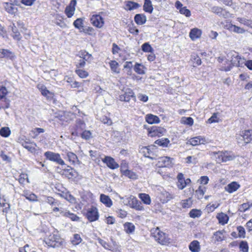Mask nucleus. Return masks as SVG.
<instances>
[{
    "mask_svg": "<svg viewBox=\"0 0 252 252\" xmlns=\"http://www.w3.org/2000/svg\"><path fill=\"white\" fill-rule=\"evenodd\" d=\"M201 215V211L196 209H192L189 212V216L192 218H198Z\"/></svg>",
    "mask_w": 252,
    "mask_h": 252,
    "instance_id": "obj_45",
    "label": "nucleus"
},
{
    "mask_svg": "<svg viewBox=\"0 0 252 252\" xmlns=\"http://www.w3.org/2000/svg\"><path fill=\"white\" fill-rule=\"evenodd\" d=\"M60 237L55 234H50L44 240L45 243L50 247H55L58 246L60 244Z\"/></svg>",
    "mask_w": 252,
    "mask_h": 252,
    "instance_id": "obj_6",
    "label": "nucleus"
},
{
    "mask_svg": "<svg viewBox=\"0 0 252 252\" xmlns=\"http://www.w3.org/2000/svg\"><path fill=\"white\" fill-rule=\"evenodd\" d=\"M22 195L30 201L35 202L38 200L37 196L34 193L28 191H24Z\"/></svg>",
    "mask_w": 252,
    "mask_h": 252,
    "instance_id": "obj_21",
    "label": "nucleus"
},
{
    "mask_svg": "<svg viewBox=\"0 0 252 252\" xmlns=\"http://www.w3.org/2000/svg\"><path fill=\"white\" fill-rule=\"evenodd\" d=\"M241 58L237 55V53L233 54L231 56V60L230 61L225 60V62L228 64V65H222L221 66V70L227 71H229L232 66H240V62Z\"/></svg>",
    "mask_w": 252,
    "mask_h": 252,
    "instance_id": "obj_3",
    "label": "nucleus"
},
{
    "mask_svg": "<svg viewBox=\"0 0 252 252\" xmlns=\"http://www.w3.org/2000/svg\"><path fill=\"white\" fill-rule=\"evenodd\" d=\"M102 160L111 169H116L119 167L118 164L115 162L114 158L110 157H105Z\"/></svg>",
    "mask_w": 252,
    "mask_h": 252,
    "instance_id": "obj_12",
    "label": "nucleus"
},
{
    "mask_svg": "<svg viewBox=\"0 0 252 252\" xmlns=\"http://www.w3.org/2000/svg\"><path fill=\"white\" fill-rule=\"evenodd\" d=\"M224 232V230H219L214 234V237H215V241L217 242H220L223 240V236H222L223 233Z\"/></svg>",
    "mask_w": 252,
    "mask_h": 252,
    "instance_id": "obj_40",
    "label": "nucleus"
},
{
    "mask_svg": "<svg viewBox=\"0 0 252 252\" xmlns=\"http://www.w3.org/2000/svg\"><path fill=\"white\" fill-rule=\"evenodd\" d=\"M189 249L192 252H199L200 250L199 243L197 240L191 242L189 245Z\"/></svg>",
    "mask_w": 252,
    "mask_h": 252,
    "instance_id": "obj_17",
    "label": "nucleus"
},
{
    "mask_svg": "<svg viewBox=\"0 0 252 252\" xmlns=\"http://www.w3.org/2000/svg\"><path fill=\"white\" fill-rule=\"evenodd\" d=\"M160 202L162 203H165L173 198L174 196L173 194L166 191V190L162 189L159 193L158 195Z\"/></svg>",
    "mask_w": 252,
    "mask_h": 252,
    "instance_id": "obj_9",
    "label": "nucleus"
},
{
    "mask_svg": "<svg viewBox=\"0 0 252 252\" xmlns=\"http://www.w3.org/2000/svg\"><path fill=\"white\" fill-rule=\"evenodd\" d=\"M76 5V0H71L69 5H68L65 10V12L68 18L71 17L74 14L75 10V6Z\"/></svg>",
    "mask_w": 252,
    "mask_h": 252,
    "instance_id": "obj_10",
    "label": "nucleus"
},
{
    "mask_svg": "<svg viewBox=\"0 0 252 252\" xmlns=\"http://www.w3.org/2000/svg\"><path fill=\"white\" fill-rule=\"evenodd\" d=\"M192 205V200L190 198H189L188 199L183 200L182 201V207L186 208H189L191 207Z\"/></svg>",
    "mask_w": 252,
    "mask_h": 252,
    "instance_id": "obj_50",
    "label": "nucleus"
},
{
    "mask_svg": "<svg viewBox=\"0 0 252 252\" xmlns=\"http://www.w3.org/2000/svg\"><path fill=\"white\" fill-rule=\"evenodd\" d=\"M206 142V140L204 137L197 136L192 138L188 141V143H189L192 146H197L200 144H204Z\"/></svg>",
    "mask_w": 252,
    "mask_h": 252,
    "instance_id": "obj_13",
    "label": "nucleus"
},
{
    "mask_svg": "<svg viewBox=\"0 0 252 252\" xmlns=\"http://www.w3.org/2000/svg\"><path fill=\"white\" fill-rule=\"evenodd\" d=\"M64 217L69 218L71 220L73 221H78L79 218L76 215L70 213V212L66 211L64 213Z\"/></svg>",
    "mask_w": 252,
    "mask_h": 252,
    "instance_id": "obj_42",
    "label": "nucleus"
},
{
    "mask_svg": "<svg viewBox=\"0 0 252 252\" xmlns=\"http://www.w3.org/2000/svg\"><path fill=\"white\" fill-rule=\"evenodd\" d=\"M240 187V185L235 182H233L229 184L226 187L225 189L229 193L235 191Z\"/></svg>",
    "mask_w": 252,
    "mask_h": 252,
    "instance_id": "obj_19",
    "label": "nucleus"
},
{
    "mask_svg": "<svg viewBox=\"0 0 252 252\" xmlns=\"http://www.w3.org/2000/svg\"><path fill=\"white\" fill-rule=\"evenodd\" d=\"M76 127L77 130L81 133L86 128V124L84 122L81 120H78L76 121Z\"/></svg>",
    "mask_w": 252,
    "mask_h": 252,
    "instance_id": "obj_38",
    "label": "nucleus"
},
{
    "mask_svg": "<svg viewBox=\"0 0 252 252\" xmlns=\"http://www.w3.org/2000/svg\"><path fill=\"white\" fill-rule=\"evenodd\" d=\"M204 192L205 191L204 190V189L202 188L201 186H200L195 191L197 198L201 199L204 194Z\"/></svg>",
    "mask_w": 252,
    "mask_h": 252,
    "instance_id": "obj_59",
    "label": "nucleus"
},
{
    "mask_svg": "<svg viewBox=\"0 0 252 252\" xmlns=\"http://www.w3.org/2000/svg\"><path fill=\"white\" fill-rule=\"evenodd\" d=\"M67 157L69 161L73 164L75 163L78 161L77 156L73 153L68 152L67 153Z\"/></svg>",
    "mask_w": 252,
    "mask_h": 252,
    "instance_id": "obj_37",
    "label": "nucleus"
},
{
    "mask_svg": "<svg viewBox=\"0 0 252 252\" xmlns=\"http://www.w3.org/2000/svg\"><path fill=\"white\" fill-rule=\"evenodd\" d=\"M155 143L160 146L166 147L169 143V140L167 138H162L156 140Z\"/></svg>",
    "mask_w": 252,
    "mask_h": 252,
    "instance_id": "obj_34",
    "label": "nucleus"
},
{
    "mask_svg": "<svg viewBox=\"0 0 252 252\" xmlns=\"http://www.w3.org/2000/svg\"><path fill=\"white\" fill-rule=\"evenodd\" d=\"M239 248L241 251L248 252L249 247L248 243L246 241H242L240 244Z\"/></svg>",
    "mask_w": 252,
    "mask_h": 252,
    "instance_id": "obj_49",
    "label": "nucleus"
},
{
    "mask_svg": "<svg viewBox=\"0 0 252 252\" xmlns=\"http://www.w3.org/2000/svg\"><path fill=\"white\" fill-rule=\"evenodd\" d=\"M100 201L104 204L107 207H110L112 205V201L110 197L103 194H101L100 196Z\"/></svg>",
    "mask_w": 252,
    "mask_h": 252,
    "instance_id": "obj_23",
    "label": "nucleus"
},
{
    "mask_svg": "<svg viewBox=\"0 0 252 252\" xmlns=\"http://www.w3.org/2000/svg\"><path fill=\"white\" fill-rule=\"evenodd\" d=\"M111 69L115 73H119L120 69L118 68L119 64L116 61H112L109 63Z\"/></svg>",
    "mask_w": 252,
    "mask_h": 252,
    "instance_id": "obj_36",
    "label": "nucleus"
},
{
    "mask_svg": "<svg viewBox=\"0 0 252 252\" xmlns=\"http://www.w3.org/2000/svg\"><path fill=\"white\" fill-rule=\"evenodd\" d=\"M74 27L77 29L83 27V20L81 18H78L73 23Z\"/></svg>",
    "mask_w": 252,
    "mask_h": 252,
    "instance_id": "obj_62",
    "label": "nucleus"
},
{
    "mask_svg": "<svg viewBox=\"0 0 252 252\" xmlns=\"http://www.w3.org/2000/svg\"><path fill=\"white\" fill-rule=\"evenodd\" d=\"M13 54L10 50L5 49H0V58H11Z\"/></svg>",
    "mask_w": 252,
    "mask_h": 252,
    "instance_id": "obj_29",
    "label": "nucleus"
},
{
    "mask_svg": "<svg viewBox=\"0 0 252 252\" xmlns=\"http://www.w3.org/2000/svg\"><path fill=\"white\" fill-rule=\"evenodd\" d=\"M139 7V4L136 2L132 1H128L126 2L125 9L128 10H131L136 9Z\"/></svg>",
    "mask_w": 252,
    "mask_h": 252,
    "instance_id": "obj_30",
    "label": "nucleus"
},
{
    "mask_svg": "<svg viewBox=\"0 0 252 252\" xmlns=\"http://www.w3.org/2000/svg\"><path fill=\"white\" fill-rule=\"evenodd\" d=\"M202 31L198 28H193L189 32V37L192 40H195L200 37Z\"/></svg>",
    "mask_w": 252,
    "mask_h": 252,
    "instance_id": "obj_14",
    "label": "nucleus"
},
{
    "mask_svg": "<svg viewBox=\"0 0 252 252\" xmlns=\"http://www.w3.org/2000/svg\"><path fill=\"white\" fill-rule=\"evenodd\" d=\"M165 132V129L164 128L156 126H152L148 129V134L151 137H159L163 135Z\"/></svg>",
    "mask_w": 252,
    "mask_h": 252,
    "instance_id": "obj_8",
    "label": "nucleus"
},
{
    "mask_svg": "<svg viewBox=\"0 0 252 252\" xmlns=\"http://www.w3.org/2000/svg\"><path fill=\"white\" fill-rule=\"evenodd\" d=\"M198 162L197 158L195 156H188L186 158L187 163L196 164Z\"/></svg>",
    "mask_w": 252,
    "mask_h": 252,
    "instance_id": "obj_56",
    "label": "nucleus"
},
{
    "mask_svg": "<svg viewBox=\"0 0 252 252\" xmlns=\"http://www.w3.org/2000/svg\"><path fill=\"white\" fill-rule=\"evenodd\" d=\"M63 197L67 200L68 201L71 203H75L76 202L75 198L70 194L66 193Z\"/></svg>",
    "mask_w": 252,
    "mask_h": 252,
    "instance_id": "obj_60",
    "label": "nucleus"
},
{
    "mask_svg": "<svg viewBox=\"0 0 252 252\" xmlns=\"http://www.w3.org/2000/svg\"><path fill=\"white\" fill-rule=\"evenodd\" d=\"M238 231V236L240 238H244L245 237V230L242 226H239L237 228Z\"/></svg>",
    "mask_w": 252,
    "mask_h": 252,
    "instance_id": "obj_58",
    "label": "nucleus"
},
{
    "mask_svg": "<svg viewBox=\"0 0 252 252\" xmlns=\"http://www.w3.org/2000/svg\"><path fill=\"white\" fill-rule=\"evenodd\" d=\"M22 146L25 149H27L31 153H34L35 151V146H36L34 142L28 143V142L24 141L22 143Z\"/></svg>",
    "mask_w": 252,
    "mask_h": 252,
    "instance_id": "obj_18",
    "label": "nucleus"
},
{
    "mask_svg": "<svg viewBox=\"0 0 252 252\" xmlns=\"http://www.w3.org/2000/svg\"><path fill=\"white\" fill-rule=\"evenodd\" d=\"M18 181L21 184H24L26 181H27L28 183L29 182L28 179V175L26 174H21L18 178Z\"/></svg>",
    "mask_w": 252,
    "mask_h": 252,
    "instance_id": "obj_55",
    "label": "nucleus"
},
{
    "mask_svg": "<svg viewBox=\"0 0 252 252\" xmlns=\"http://www.w3.org/2000/svg\"><path fill=\"white\" fill-rule=\"evenodd\" d=\"M3 6L5 10L10 14H14L17 11V8L11 3L5 2Z\"/></svg>",
    "mask_w": 252,
    "mask_h": 252,
    "instance_id": "obj_24",
    "label": "nucleus"
},
{
    "mask_svg": "<svg viewBox=\"0 0 252 252\" xmlns=\"http://www.w3.org/2000/svg\"><path fill=\"white\" fill-rule=\"evenodd\" d=\"M230 29L231 31L238 33H243L245 32V30L235 25H231Z\"/></svg>",
    "mask_w": 252,
    "mask_h": 252,
    "instance_id": "obj_51",
    "label": "nucleus"
},
{
    "mask_svg": "<svg viewBox=\"0 0 252 252\" xmlns=\"http://www.w3.org/2000/svg\"><path fill=\"white\" fill-rule=\"evenodd\" d=\"M134 21L138 25H143L146 22V17L144 14H137L134 16Z\"/></svg>",
    "mask_w": 252,
    "mask_h": 252,
    "instance_id": "obj_22",
    "label": "nucleus"
},
{
    "mask_svg": "<svg viewBox=\"0 0 252 252\" xmlns=\"http://www.w3.org/2000/svg\"><path fill=\"white\" fill-rule=\"evenodd\" d=\"M9 105L10 100L6 95H0V109L8 108Z\"/></svg>",
    "mask_w": 252,
    "mask_h": 252,
    "instance_id": "obj_15",
    "label": "nucleus"
},
{
    "mask_svg": "<svg viewBox=\"0 0 252 252\" xmlns=\"http://www.w3.org/2000/svg\"><path fill=\"white\" fill-rule=\"evenodd\" d=\"M124 175L130 179H135L137 178V175L135 174V173L129 170H126L124 171Z\"/></svg>",
    "mask_w": 252,
    "mask_h": 252,
    "instance_id": "obj_46",
    "label": "nucleus"
},
{
    "mask_svg": "<svg viewBox=\"0 0 252 252\" xmlns=\"http://www.w3.org/2000/svg\"><path fill=\"white\" fill-rule=\"evenodd\" d=\"M91 23L95 27L97 28H101L104 24L103 19L98 15H93L91 18Z\"/></svg>",
    "mask_w": 252,
    "mask_h": 252,
    "instance_id": "obj_11",
    "label": "nucleus"
},
{
    "mask_svg": "<svg viewBox=\"0 0 252 252\" xmlns=\"http://www.w3.org/2000/svg\"><path fill=\"white\" fill-rule=\"evenodd\" d=\"M80 57L82 58V59L84 60V61H87L89 60L91 58L92 56H91V55L89 54L88 53L84 51V52H82L81 53Z\"/></svg>",
    "mask_w": 252,
    "mask_h": 252,
    "instance_id": "obj_64",
    "label": "nucleus"
},
{
    "mask_svg": "<svg viewBox=\"0 0 252 252\" xmlns=\"http://www.w3.org/2000/svg\"><path fill=\"white\" fill-rule=\"evenodd\" d=\"M139 196L144 203L147 205H149L151 203V198L148 194L140 193Z\"/></svg>",
    "mask_w": 252,
    "mask_h": 252,
    "instance_id": "obj_35",
    "label": "nucleus"
},
{
    "mask_svg": "<svg viewBox=\"0 0 252 252\" xmlns=\"http://www.w3.org/2000/svg\"><path fill=\"white\" fill-rule=\"evenodd\" d=\"M144 69L145 67L144 65L138 63H136L134 67V71L139 74H145Z\"/></svg>",
    "mask_w": 252,
    "mask_h": 252,
    "instance_id": "obj_32",
    "label": "nucleus"
},
{
    "mask_svg": "<svg viewBox=\"0 0 252 252\" xmlns=\"http://www.w3.org/2000/svg\"><path fill=\"white\" fill-rule=\"evenodd\" d=\"M160 160V161L163 163V165H162V166L164 167H170L173 164L172 162L173 159L168 157L162 158Z\"/></svg>",
    "mask_w": 252,
    "mask_h": 252,
    "instance_id": "obj_28",
    "label": "nucleus"
},
{
    "mask_svg": "<svg viewBox=\"0 0 252 252\" xmlns=\"http://www.w3.org/2000/svg\"><path fill=\"white\" fill-rule=\"evenodd\" d=\"M82 239L79 234H75L73 236V238L71 240L72 243L74 245H77L81 243Z\"/></svg>",
    "mask_w": 252,
    "mask_h": 252,
    "instance_id": "obj_52",
    "label": "nucleus"
},
{
    "mask_svg": "<svg viewBox=\"0 0 252 252\" xmlns=\"http://www.w3.org/2000/svg\"><path fill=\"white\" fill-rule=\"evenodd\" d=\"M144 10L149 13H152L153 11V7L150 0H145L144 5Z\"/></svg>",
    "mask_w": 252,
    "mask_h": 252,
    "instance_id": "obj_26",
    "label": "nucleus"
},
{
    "mask_svg": "<svg viewBox=\"0 0 252 252\" xmlns=\"http://www.w3.org/2000/svg\"><path fill=\"white\" fill-rule=\"evenodd\" d=\"M217 218L218 219L219 223L223 225L227 223L229 220L228 216L223 213L218 214Z\"/></svg>",
    "mask_w": 252,
    "mask_h": 252,
    "instance_id": "obj_25",
    "label": "nucleus"
},
{
    "mask_svg": "<svg viewBox=\"0 0 252 252\" xmlns=\"http://www.w3.org/2000/svg\"><path fill=\"white\" fill-rule=\"evenodd\" d=\"M211 11L219 16L224 17L225 16V10L220 7L213 6L211 8Z\"/></svg>",
    "mask_w": 252,
    "mask_h": 252,
    "instance_id": "obj_27",
    "label": "nucleus"
},
{
    "mask_svg": "<svg viewBox=\"0 0 252 252\" xmlns=\"http://www.w3.org/2000/svg\"><path fill=\"white\" fill-rule=\"evenodd\" d=\"M86 216L90 221L97 220L99 218V215L97 208L95 207L92 206L88 209Z\"/></svg>",
    "mask_w": 252,
    "mask_h": 252,
    "instance_id": "obj_7",
    "label": "nucleus"
},
{
    "mask_svg": "<svg viewBox=\"0 0 252 252\" xmlns=\"http://www.w3.org/2000/svg\"><path fill=\"white\" fill-rule=\"evenodd\" d=\"M211 155L214 156L217 162H225L233 160L235 156L231 152L229 151H218L211 152Z\"/></svg>",
    "mask_w": 252,
    "mask_h": 252,
    "instance_id": "obj_1",
    "label": "nucleus"
},
{
    "mask_svg": "<svg viewBox=\"0 0 252 252\" xmlns=\"http://www.w3.org/2000/svg\"><path fill=\"white\" fill-rule=\"evenodd\" d=\"M142 50L144 52L153 53L154 49L151 47L148 42H146L142 45Z\"/></svg>",
    "mask_w": 252,
    "mask_h": 252,
    "instance_id": "obj_41",
    "label": "nucleus"
},
{
    "mask_svg": "<svg viewBox=\"0 0 252 252\" xmlns=\"http://www.w3.org/2000/svg\"><path fill=\"white\" fill-rule=\"evenodd\" d=\"M81 136L82 138L86 140L90 139L92 136V133L90 130H84L82 133L81 132Z\"/></svg>",
    "mask_w": 252,
    "mask_h": 252,
    "instance_id": "obj_53",
    "label": "nucleus"
},
{
    "mask_svg": "<svg viewBox=\"0 0 252 252\" xmlns=\"http://www.w3.org/2000/svg\"><path fill=\"white\" fill-rule=\"evenodd\" d=\"M37 88L40 91L42 94H47L50 93L49 91L47 90L46 87L43 84H38Z\"/></svg>",
    "mask_w": 252,
    "mask_h": 252,
    "instance_id": "obj_61",
    "label": "nucleus"
},
{
    "mask_svg": "<svg viewBox=\"0 0 252 252\" xmlns=\"http://www.w3.org/2000/svg\"><path fill=\"white\" fill-rule=\"evenodd\" d=\"M116 213L118 216L121 218H124L126 217L127 214L126 211L122 209H118L116 211Z\"/></svg>",
    "mask_w": 252,
    "mask_h": 252,
    "instance_id": "obj_63",
    "label": "nucleus"
},
{
    "mask_svg": "<svg viewBox=\"0 0 252 252\" xmlns=\"http://www.w3.org/2000/svg\"><path fill=\"white\" fill-rule=\"evenodd\" d=\"M241 135L245 141V143L246 144L249 143L252 139L251 130H247L242 131Z\"/></svg>",
    "mask_w": 252,
    "mask_h": 252,
    "instance_id": "obj_16",
    "label": "nucleus"
},
{
    "mask_svg": "<svg viewBox=\"0 0 252 252\" xmlns=\"http://www.w3.org/2000/svg\"><path fill=\"white\" fill-rule=\"evenodd\" d=\"M146 120L148 123L150 124H157L160 122L159 119L158 117L152 114L147 115L146 117Z\"/></svg>",
    "mask_w": 252,
    "mask_h": 252,
    "instance_id": "obj_20",
    "label": "nucleus"
},
{
    "mask_svg": "<svg viewBox=\"0 0 252 252\" xmlns=\"http://www.w3.org/2000/svg\"><path fill=\"white\" fill-rule=\"evenodd\" d=\"M75 72L80 78H85L89 75L88 72L80 69H76L75 70Z\"/></svg>",
    "mask_w": 252,
    "mask_h": 252,
    "instance_id": "obj_48",
    "label": "nucleus"
},
{
    "mask_svg": "<svg viewBox=\"0 0 252 252\" xmlns=\"http://www.w3.org/2000/svg\"><path fill=\"white\" fill-rule=\"evenodd\" d=\"M124 202L125 204L129 205L130 207L136 210L142 211L144 210L141 202L134 196L131 195L129 197H126Z\"/></svg>",
    "mask_w": 252,
    "mask_h": 252,
    "instance_id": "obj_4",
    "label": "nucleus"
},
{
    "mask_svg": "<svg viewBox=\"0 0 252 252\" xmlns=\"http://www.w3.org/2000/svg\"><path fill=\"white\" fill-rule=\"evenodd\" d=\"M44 156L47 159L55 162L58 164H65L64 161L62 159L60 155L58 153L47 151L44 153Z\"/></svg>",
    "mask_w": 252,
    "mask_h": 252,
    "instance_id": "obj_5",
    "label": "nucleus"
},
{
    "mask_svg": "<svg viewBox=\"0 0 252 252\" xmlns=\"http://www.w3.org/2000/svg\"><path fill=\"white\" fill-rule=\"evenodd\" d=\"M46 202L52 206H59L61 205V203L59 201L51 196H48L47 197Z\"/></svg>",
    "mask_w": 252,
    "mask_h": 252,
    "instance_id": "obj_33",
    "label": "nucleus"
},
{
    "mask_svg": "<svg viewBox=\"0 0 252 252\" xmlns=\"http://www.w3.org/2000/svg\"><path fill=\"white\" fill-rule=\"evenodd\" d=\"M64 172L69 178L75 177L77 174L76 171L71 168L64 170Z\"/></svg>",
    "mask_w": 252,
    "mask_h": 252,
    "instance_id": "obj_47",
    "label": "nucleus"
},
{
    "mask_svg": "<svg viewBox=\"0 0 252 252\" xmlns=\"http://www.w3.org/2000/svg\"><path fill=\"white\" fill-rule=\"evenodd\" d=\"M252 206V203L247 202L241 204L239 207L238 211L241 212H245Z\"/></svg>",
    "mask_w": 252,
    "mask_h": 252,
    "instance_id": "obj_39",
    "label": "nucleus"
},
{
    "mask_svg": "<svg viewBox=\"0 0 252 252\" xmlns=\"http://www.w3.org/2000/svg\"><path fill=\"white\" fill-rule=\"evenodd\" d=\"M125 231L129 234L134 232L135 230L134 225L130 222H126L124 225Z\"/></svg>",
    "mask_w": 252,
    "mask_h": 252,
    "instance_id": "obj_31",
    "label": "nucleus"
},
{
    "mask_svg": "<svg viewBox=\"0 0 252 252\" xmlns=\"http://www.w3.org/2000/svg\"><path fill=\"white\" fill-rule=\"evenodd\" d=\"M181 123L191 126L193 124V120L191 117H183Z\"/></svg>",
    "mask_w": 252,
    "mask_h": 252,
    "instance_id": "obj_44",
    "label": "nucleus"
},
{
    "mask_svg": "<svg viewBox=\"0 0 252 252\" xmlns=\"http://www.w3.org/2000/svg\"><path fill=\"white\" fill-rule=\"evenodd\" d=\"M66 114V112L63 111H58L54 113V117L59 119L61 121H64V116Z\"/></svg>",
    "mask_w": 252,
    "mask_h": 252,
    "instance_id": "obj_54",
    "label": "nucleus"
},
{
    "mask_svg": "<svg viewBox=\"0 0 252 252\" xmlns=\"http://www.w3.org/2000/svg\"><path fill=\"white\" fill-rule=\"evenodd\" d=\"M10 134V130L8 127H3L0 129V135L3 137H7Z\"/></svg>",
    "mask_w": 252,
    "mask_h": 252,
    "instance_id": "obj_43",
    "label": "nucleus"
},
{
    "mask_svg": "<svg viewBox=\"0 0 252 252\" xmlns=\"http://www.w3.org/2000/svg\"><path fill=\"white\" fill-rule=\"evenodd\" d=\"M151 234L159 243L162 245H167L170 243V239L164 233L160 231L158 227L153 228L151 230Z\"/></svg>",
    "mask_w": 252,
    "mask_h": 252,
    "instance_id": "obj_2",
    "label": "nucleus"
},
{
    "mask_svg": "<svg viewBox=\"0 0 252 252\" xmlns=\"http://www.w3.org/2000/svg\"><path fill=\"white\" fill-rule=\"evenodd\" d=\"M99 119L103 123L108 126H110L112 124V120L107 116H103L100 117Z\"/></svg>",
    "mask_w": 252,
    "mask_h": 252,
    "instance_id": "obj_57",
    "label": "nucleus"
}]
</instances>
